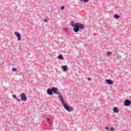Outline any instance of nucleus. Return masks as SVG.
<instances>
[{
  "instance_id": "f257e3e1",
  "label": "nucleus",
  "mask_w": 131,
  "mask_h": 131,
  "mask_svg": "<svg viewBox=\"0 0 131 131\" xmlns=\"http://www.w3.org/2000/svg\"><path fill=\"white\" fill-rule=\"evenodd\" d=\"M71 26L72 27H73V31L74 32H78L80 30L84 28V25L83 24H79L78 23H76L75 24L74 23H72Z\"/></svg>"
},
{
  "instance_id": "f3484780",
  "label": "nucleus",
  "mask_w": 131,
  "mask_h": 131,
  "mask_svg": "<svg viewBox=\"0 0 131 131\" xmlns=\"http://www.w3.org/2000/svg\"><path fill=\"white\" fill-rule=\"evenodd\" d=\"M12 71H13V72H16V71H17V69L13 68L12 69Z\"/></svg>"
},
{
  "instance_id": "39448f33",
  "label": "nucleus",
  "mask_w": 131,
  "mask_h": 131,
  "mask_svg": "<svg viewBox=\"0 0 131 131\" xmlns=\"http://www.w3.org/2000/svg\"><path fill=\"white\" fill-rule=\"evenodd\" d=\"M58 98H59L62 105H63V106H64V105H65L66 104H67V103H65V101H64V99L63 98V96H62L61 95H59L58 96Z\"/></svg>"
},
{
  "instance_id": "20e7f679",
  "label": "nucleus",
  "mask_w": 131,
  "mask_h": 131,
  "mask_svg": "<svg viewBox=\"0 0 131 131\" xmlns=\"http://www.w3.org/2000/svg\"><path fill=\"white\" fill-rule=\"evenodd\" d=\"M131 101L128 99H126L124 102V106L126 107H129L130 106Z\"/></svg>"
},
{
  "instance_id": "412c9836",
  "label": "nucleus",
  "mask_w": 131,
  "mask_h": 131,
  "mask_svg": "<svg viewBox=\"0 0 131 131\" xmlns=\"http://www.w3.org/2000/svg\"><path fill=\"white\" fill-rule=\"evenodd\" d=\"M15 99L17 100V101H18V102H20L21 101V99H18V97H16V98H15Z\"/></svg>"
},
{
  "instance_id": "4468645a",
  "label": "nucleus",
  "mask_w": 131,
  "mask_h": 131,
  "mask_svg": "<svg viewBox=\"0 0 131 131\" xmlns=\"http://www.w3.org/2000/svg\"><path fill=\"white\" fill-rule=\"evenodd\" d=\"M46 121H47V122H48V123H49V124H51V119H50V118H47V119H46Z\"/></svg>"
},
{
  "instance_id": "aec40b11",
  "label": "nucleus",
  "mask_w": 131,
  "mask_h": 131,
  "mask_svg": "<svg viewBox=\"0 0 131 131\" xmlns=\"http://www.w3.org/2000/svg\"><path fill=\"white\" fill-rule=\"evenodd\" d=\"M12 97L13 98H14V99H17V96H16V95H13Z\"/></svg>"
},
{
  "instance_id": "0eeeda50",
  "label": "nucleus",
  "mask_w": 131,
  "mask_h": 131,
  "mask_svg": "<svg viewBox=\"0 0 131 131\" xmlns=\"http://www.w3.org/2000/svg\"><path fill=\"white\" fill-rule=\"evenodd\" d=\"M14 34L16 35V36H17V40H21V34H20V33L18 32H15Z\"/></svg>"
},
{
  "instance_id": "393cba45",
  "label": "nucleus",
  "mask_w": 131,
  "mask_h": 131,
  "mask_svg": "<svg viewBox=\"0 0 131 131\" xmlns=\"http://www.w3.org/2000/svg\"><path fill=\"white\" fill-rule=\"evenodd\" d=\"M111 130H114V128H113V127L111 128Z\"/></svg>"
},
{
  "instance_id": "a211bd4d",
  "label": "nucleus",
  "mask_w": 131,
  "mask_h": 131,
  "mask_svg": "<svg viewBox=\"0 0 131 131\" xmlns=\"http://www.w3.org/2000/svg\"><path fill=\"white\" fill-rule=\"evenodd\" d=\"M108 56H110V55H112V52H107Z\"/></svg>"
},
{
  "instance_id": "6e6552de",
  "label": "nucleus",
  "mask_w": 131,
  "mask_h": 131,
  "mask_svg": "<svg viewBox=\"0 0 131 131\" xmlns=\"http://www.w3.org/2000/svg\"><path fill=\"white\" fill-rule=\"evenodd\" d=\"M53 88L47 89V94L49 95V96H52V95H53Z\"/></svg>"
},
{
  "instance_id": "9d476101",
  "label": "nucleus",
  "mask_w": 131,
  "mask_h": 131,
  "mask_svg": "<svg viewBox=\"0 0 131 131\" xmlns=\"http://www.w3.org/2000/svg\"><path fill=\"white\" fill-rule=\"evenodd\" d=\"M105 82L108 84H110V85L113 84V81H112L111 79H105Z\"/></svg>"
},
{
  "instance_id": "6ab92c4d",
  "label": "nucleus",
  "mask_w": 131,
  "mask_h": 131,
  "mask_svg": "<svg viewBox=\"0 0 131 131\" xmlns=\"http://www.w3.org/2000/svg\"><path fill=\"white\" fill-rule=\"evenodd\" d=\"M65 9V7L64 6H62L60 7V10H64Z\"/></svg>"
},
{
  "instance_id": "a878e982",
  "label": "nucleus",
  "mask_w": 131,
  "mask_h": 131,
  "mask_svg": "<svg viewBox=\"0 0 131 131\" xmlns=\"http://www.w3.org/2000/svg\"><path fill=\"white\" fill-rule=\"evenodd\" d=\"M130 100H131V97H130Z\"/></svg>"
},
{
  "instance_id": "423d86ee",
  "label": "nucleus",
  "mask_w": 131,
  "mask_h": 131,
  "mask_svg": "<svg viewBox=\"0 0 131 131\" xmlns=\"http://www.w3.org/2000/svg\"><path fill=\"white\" fill-rule=\"evenodd\" d=\"M52 91H53V93H54V94H55V95H60V92H59V91L58 90V88L56 87H53Z\"/></svg>"
},
{
  "instance_id": "ddd939ff",
  "label": "nucleus",
  "mask_w": 131,
  "mask_h": 131,
  "mask_svg": "<svg viewBox=\"0 0 131 131\" xmlns=\"http://www.w3.org/2000/svg\"><path fill=\"white\" fill-rule=\"evenodd\" d=\"M58 58L59 60H64V57H63V55H62V54H59L58 56Z\"/></svg>"
},
{
  "instance_id": "7ed1b4c3",
  "label": "nucleus",
  "mask_w": 131,
  "mask_h": 131,
  "mask_svg": "<svg viewBox=\"0 0 131 131\" xmlns=\"http://www.w3.org/2000/svg\"><path fill=\"white\" fill-rule=\"evenodd\" d=\"M20 100L24 101V102H26L27 101V97L26 96V94L21 93L20 95Z\"/></svg>"
},
{
  "instance_id": "dca6fc26",
  "label": "nucleus",
  "mask_w": 131,
  "mask_h": 131,
  "mask_svg": "<svg viewBox=\"0 0 131 131\" xmlns=\"http://www.w3.org/2000/svg\"><path fill=\"white\" fill-rule=\"evenodd\" d=\"M63 31H65V32H68V29L67 28H65L63 29Z\"/></svg>"
},
{
  "instance_id": "f8f14e48",
  "label": "nucleus",
  "mask_w": 131,
  "mask_h": 131,
  "mask_svg": "<svg viewBox=\"0 0 131 131\" xmlns=\"http://www.w3.org/2000/svg\"><path fill=\"white\" fill-rule=\"evenodd\" d=\"M113 17L115 19H119V18H120V15H118V14H115V15H114Z\"/></svg>"
},
{
  "instance_id": "1a4fd4ad",
  "label": "nucleus",
  "mask_w": 131,
  "mask_h": 131,
  "mask_svg": "<svg viewBox=\"0 0 131 131\" xmlns=\"http://www.w3.org/2000/svg\"><path fill=\"white\" fill-rule=\"evenodd\" d=\"M61 69L62 71H63L64 72H66V71H67L68 69V67H67V66H61Z\"/></svg>"
},
{
  "instance_id": "bb28decb",
  "label": "nucleus",
  "mask_w": 131,
  "mask_h": 131,
  "mask_svg": "<svg viewBox=\"0 0 131 131\" xmlns=\"http://www.w3.org/2000/svg\"><path fill=\"white\" fill-rule=\"evenodd\" d=\"M0 67H1V64H0Z\"/></svg>"
},
{
  "instance_id": "9b49d317",
  "label": "nucleus",
  "mask_w": 131,
  "mask_h": 131,
  "mask_svg": "<svg viewBox=\"0 0 131 131\" xmlns=\"http://www.w3.org/2000/svg\"><path fill=\"white\" fill-rule=\"evenodd\" d=\"M113 110L114 111V113H118V112H119V110L117 107H114Z\"/></svg>"
},
{
  "instance_id": "b1692460",
  "label": "nucleus",
  "mask_w": 131,
  "mask_h": 131,
  "mask_svg": "<svg viewBox=\"0 0 131 131\" xmlns=\"http://www.w3.org/2000/svg\"><path fill=\"white\" fill-rule=\"evenodd\" d=\"M105 129H107V130H109V128L108 127H106Z\"/></svg>"
},
{
  "instance_id": "5701e85b",
  "label": "nucleus",
  "mask_w": 131,
  "mask_h": 131,
  "mask_svg": "<svg viewBox=\"0 0 131 131\" xmlns=\"http://www.w3.org/2000/svg\"><path fill=\"white\" fill-rule=\"evenodd\" d=\"M88 80H89V81H91V80H92V78H88Z\"/></svg>"
},
{
  "instance_id": "2eb2a0df",
  "label": "nucleus",
  "mask_w": 131,
  "mask_h": 131,
  "mask_svg": "<svg viewBox=\"0 0 131 131\" xmlns=\"http://www.w3.org/2000/svg\"><path fill=\"white\" fill-rule=\"evenodd\" d=\"M80 2H82V3H88L89 2V0H80Z\"/></svg>"
},
{
  "instance_id": "4be33fe9",
  "label": "nucleus",
  "mask_w": 131,
  "mask_h": 131,
  "mask_svg": "<svg viewBox=\"0 0 131 131\" xmlns=\"http://www.w3.org/2000/svg\"><path fill=\"white\" fill-rule=\"evenodd\" d=\"M43 21L45 22V23H47L48 22V19H45L43 20Z\"/></svg>"
},
{
  "instance_id": "f03ea898",
  "label": "nucleus",
  "mask_w": 131,
  "mask_h": 131,
  "mask_svg": "<svg viewBox=\"0 0 131 131\" xmlns=\"http://www.w3.org/2000/svg\"><path fill=\"white\" fill-rule=\"evenodd\" d=\"M63 108H64L67 111H68V112H72V111H73L72 107H70L69 105L67 104L64 105Z\"/></svg>"
}]
</instances>
